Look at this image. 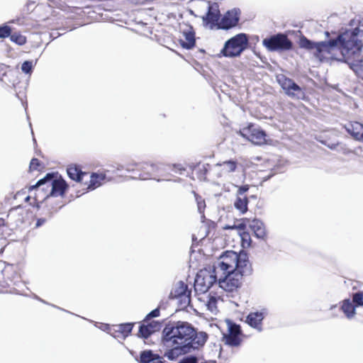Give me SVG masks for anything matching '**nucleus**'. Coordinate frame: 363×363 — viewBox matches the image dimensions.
<instances>
[{
	"label": "nucleus",
	"instance_id": "obj_39",
	"mask_svg": "<svg viewBox=\"0 0 363 363\" xmlns=\"http://www.w3.org/2000/svg\"><path fill=\"white\" fill-rule=\"evenodd\" d=\"M147 326L150 327V330L153 333L156 331H158L160 329L161 325L158 321L152 320L148 324H147Z\"/></svg>",
	"mask_w": 363,
	"mask_h": 363
},
{
	"label": "nucleus",
	"instance_id": "obj_9",
	"mask_svg": "<svg viewBox=\"0 0 363 363\" xmlns=\"http://www.w3.org/2000/svg\"><path fill=\"white\" fill-rule=\"evenodd\" d=\"M228 331L223 333V341L230 347H238L242 342L240 326L229 320H226Z\"/></svg>",
	"mask_w": 363,
	"mask_h": 363
},
{
	"label": "nucleus",
	"instance_id": "obj_4",
	"mask_svg": "<svg viewBox=\"0 0 363 363\" xmlns=\"http://www.w3.org/2000/svg\"><path fill=\"white\" fill-rule=\"evenodd\" d=\"M42 186H46V189L50 188V194L45 199L59 196H62L68 186L66 182L61 177H59L57 174L48 173L45 177L38 180L35 185L31 186L29 190L37 189V191H40V188Z\"/></svg>",
	"mask_w": 363,
	"mask_h": 363
},
{
	"label": "nucleus",
	"instance_id": "obj_46",
	"mask_svg": "<svg viewBox=\"0 0 363 363\" xmlns=\"http://www.w3.org/2000/svg\"><path fill=\"white\" fill-rule=\"evenodd\" d=\"M237 228L240 230H244L245 228V225L244 223H240Z\"/></svg>",
	"mask_w": 363,
	"mask_h": 363
},
{
	"label": "nucleus",
	"instance_id": "obj_45",
	"mask_svg": "<svg viewBox=\"0 0 363 363\" xmlns=\"http://www.w3.org/2000/svg\"><path fill=\"white\" fill-rule=\"evenodd\" d=\"M103 330H108V333H109L111 329H112V327H110L108 325L106 324L103 325V328H101Z\"/></svg>",
	"mask_w": 363,
	"mask_h": 363
},
{
	"label": "nucleus",
	"instance_id": "obj_42",
	"mask_svg": "<svg viewBox=\"0 0 363 363\" xmlns=\"http://www.w3.org/2000/svg\"><path fill=\"white\" fill-rule=\"evenodd\" d=\"M173 167H174L173 170L175 172H179L180 174H182L183 171H185V168L183 167L181 164H174Z\"/></svg>",
	"mask_w": 363,
	"mask_h": 363
},
{
	"label": "nucleus",
	"instance_id": "obj_29",
	"mask_svg": "<svg viewBox=\"0 0 363 363\" xmlns=\"http://www.w3.org/2000/svg\"><path fill=\"white\" fill-rule=\"evenodd\" d=\"M352 303L356 307L363 306V291H357L352 294Z\"/></svg>",
	"mask_w": 363,
	"mask_h": 363
},
{
	"label": "nucleus",
	"instance_id": "obj_11",
	"mask_svg": "<svg viewBox=\"0 0 363 363\" xmlns=\"http://www.w3.org/2000/svg\"><path fill=\"white\" fill-rule=\"evenodd\" d=\"M240 15L239 9L228 11L218 23V28L227 30L235 27L239 23Z\"/></svg>",
	"mask_w": 363,
	"mask_h": 363
},
{
	"label": "nucleus",
	"instance_id": "obj_1",
	"mask_svg": "<svg viewBox=\"0 0 363 363\" xmlns=\"http://www.w3.org/2000/svg\"><path fill=\"white\" fill-rule=\"evenodd\" d=\"M362 36V31L355 28L346 30L335 38L325 41L315 42L302 36L299 40V46L308 51H313V55L320 61L328 58V55L338 49L342 55V59L339 60L348 64L356 75L363 79V60H359L363 46L360 39Z\"/></svg>",
	"mask_w": 363,
	"mask_h": 363
},
{
	"label": "nucleus",
	"instance_id": "obj_36",
	"mask_svg": "<svg viewBox=\"0 0 363 363\" xmlns=\"http://www.w3.org/2000/svg\"><path fill=\"white\" fill-rule=\"evenodd\" d=\"M162 307V305L160 304V306L152 310V311H150L145 317V320H144V322L145 321H147L149 320L150 319L152 318H156V317H158L160 315V308Z\"/></svg>",
	"mask_w": 363,
	"mask_h": 363
},
{
	"label": "nucleus",
	"instance_id": "obj_43",
	"mask_svg": "<svg viewBox=\"0 0 363 363\" xmlns=\"http://www.w3.org/2000/svg\"><path fill=\"white\" fill-rule=\"evenodd\" d=\"M46 222L45 218H38L35 223V227L38 228L42 226Z\"/></svg>",
	"mask_w": 363,
	"mask_h": 363
},
{
	"label": "nucleus",
	"instance_id": "obj_23",
	"mask_svg": "<svg viewBox=\"0 0 363 363\" xmlns=\"http://www.w3.org/2000/svg\"><path fill=\"white\" fill-rule=\"evenodd\" d=\"M248 199L247 196H236L234 201V207L242 214L247 211Z\"/></svg>",
	"mask_w": 363,
	"mask_h": 363
},
{
	"label": "nucleus",
	"instance_id": "obj_37",
	"mask_svg": "<svg viewBox=\"0 0 363 363\" xmlns=\"http://www.w3.org/2000/svg\"><path fill=\"white\" fill-rule=\"evenodd\" d=\"M235 186L238 188L237 192L235 194V195L238 196H245V193H246L250 189L248 184H245L240 186L236 185Z\"/></svg>",
	"mask_w": 363,
	"mask_h": 363
},
{
	"label": "nucleus",
	"instance_id": "obj_22",
	"mask_svg": "<svg viewBox=\"0 0 363 363\" xmlns=\"http://www.w3.org/2000/svg\"><path fill=\"white\" fill-rule=\"evenodd\" d=\"M164 346L167 347H172L171 349L167 350L164 354V356L169 360H174L180 354H184L183 351H182V348L180 347V346L177 345Z\"/></svg>",
	"mask_w": 363,
	"mask_h": 363
},
{
	"label": "nucleus",
	"instance_id": "obj_44",
	"mask_svg": "<svg viewBox=\"0 0 363 363\" xmlns=\"http://www.w3.org/2000/svg\"><path fill=\"white\" fill-rule=\"evenodd\" d=\"M150 166L152 172H157L159 171V169H160L159 164H151Z\"/></svg>",
	"mask_w": 363,
	"mask_h": 363
},
{
	"label": "nucleus",
	"instance_id": "obj_3",
	"mask_svg": "<svg viewBox=\"0 0 363 363\" xmlns=\"http://www.w3.org/2000/svg\"><path fill=\"white\" fill-rule=\"evenodd\" d=\"M219 270L235 271L242 277L250 275L252 267L245 252L237 253L234 251H226L220 257Z\"/></svg>",
	"mask_w": 363,
	"mask_h": 363
},
{
	"label": "nucleus",
	"instance_id": "obj_51",
	"mask_svg": "<svg viewBox=\"0 0 363 363\" xmlns=\"http://www.w3.org/2000/svg\"><path fill=\"white\" fill-rule=\"evenodd\" d=\"M325 35H326L327 36H329V33H328V31H326V32H325Z\"/></svg>",
	"mask_w": 363,
	"mask_h": 363
},
{
	"label": "nucleus",
	"instance_id": "obj_52",
	"mask_svg": "<svg viewBox=\"0 0 363 363\" xmlns=\"http://www.w3.org/2000/svg\"><path fill=\"white\" fill-rule=\"evenodd\" d=\"M251 198L252 199H257V196H252Z\"/></svg>",
	"mask_w": 363,
	"mask_h": 363
},
{
	"label": "nucleus",
	"instance_id": "obj_27",
	"mask_svg": "<svg viewBox=\"0 0 363 363\" xmlns=\"http://www.w3.org/2000/svg\"><path fill=\"white\" fill-rule=\"evenodd\" d=\"M152 334V331L150 330V327L147 326L145 324H142L139 328L138 336L147 339Z\"/></svg>",
	"mask_w": 363,
	"mask_h": 363
},
{
	"label": "nucleus",
	"instance_id": "obj_7",
	"mask_svg": "<svg viewBox=\"0 0 363 363\" xmlns=\"http://www.w3.org/2000/svg\"><path fill=\"white\" fill-rule=\"evenodd\" d=\"M262 45L270 52L287 51L293 48L291 40L286 35L281 33L264 38Z\"/></svg>",
	"mask_w": 363,
	"mask_h": 363
},
{
	"label": "nucleus",
	"instance_id": "obj_30",
	"mask_svg": "<svg viewBox=\"0 0 363 363\" xmlns=\"http://www.w3.org/2000/svg\"><path fill=\"white\" fill-rule=\"evenodd\" d=\"M209 164H203L197 166L198 177L200 179H205L206 175L208 171Z\"/></svg>",
	"mask_w": 363,
	"mask_h": 363
},
{
	"label": "nucleus",
	"instance_id": "obj_28",
	"mask_svg": "<svg viewBox=\"0 0 363 363\" xmlns=\"http://www.w3.org/2000/svg\"><path fill=\"white\" fill-rule=\"evenodd\" d=\"M10 39L12 42L19 45H23L26 43V38L25 36L20 33H14L13 34L11 33Z\"/></svg>",
	"mask_w": 363,
	"mask_h": 363
},
{
	"label": "nucleus",
	"instance_id": "obj_10",
	"mask_svg": "<svg viewBox=\"0 0 363 363\" xmlns=\"http://www.w3.org/2000/svg\"><path fill=\"white\" fill-rule=\"evenodd\" d=\"M238 133L242 137L256 145L264 144L266 140L265 132L262 130L254 128L252 125L240 130Z\"/></svg>",
	"mask_w": 363,
	"mask_h": 363
},
{
	"label": "nucleus",
	"instance_id": "obj_40",
	"mask_svg": "<svg viewBox=\"0 0 363 363\" xmlns=\"http://www.w3.org/2000/svg\"><path fill=\"white\" fill-rule=\"evenodd\" d=\"M40 166V162L37 158H33L30 162V170H37L38 167Z\"/></svg>",
	"mask_w": 363,
	"mask_h": 363
},
{
	"label": "nucleus",
	"instance_id": "obj_48",
	"mask_svg": "<svg viewBox=\"0 0 363 363\" xmlns=\"http://www.w3.org/2000/svg\"><path fill=\"white\" fill-rule=\"evenodd\" d=\"M249 236V234L248 233H243L242 235V239L244 240L246 237H248Z\"/></svg>",
	"mask_w": 363,
	"mask_h": 363
},
{
	"label": "nucleus",
	"instance_id": "obj_14",
	"mask_svg": "<svg viewBox=\"0 0 363 363\" xmlns=\"http://www.w3.org/2000/svg\"><path fill=\"white\" fill-rule=\"evenodd\" d=\"M267 315V310L262 308L260 311L250 312L246 318V322L259 332L262 330V320Z\"/></svg>",
	"mask_w": 363,
	"mask_h": 363
},
{
	"label": "nucleus",
	"instance_id": "obj_32",
	"mask_svg": "<svg viewBox=\"0 0 363 363\" xmlns=\"http://www.w3.org/2000/svg\"><path fill=\"white\" fill-rule=\"evenodd\" d=\"M11 28L4 23L0 26V38H6L11 35Z\"/></svg>",
	"mask_w": 363,
	"mask_h": 363
},
{
	"label": "nucleus",
	"instance_id": "obj_12",
	"mask_svg": "<svg viewBox=\"0 0 363 363\" xmlns=\"http://www.w3.org/2000/svg\"><path fill=\"white\" fill-rule=\"evenodd\" d=\"M217 281L218 274L214 272V269L211 274L208 273L203 277L197 275L195 279V289L205 293Z\"/></svg>",
	"mask_w": 363,
	"mask_h": 363
},
{
	"label": "nucleus",
	"instance_id": "obj_6",
	"mask_svg": "<svg viewBox=\"0 0 363 363\" xmlns=\"http://www.w3.org/2000/svg\"><path fill=\"white\" fill-rule=\"evenodd\" d=\"M220 267V260H218L214 264V272L218 274L219 286L226 291H233L240 286L242 277L235 271L219 270Z\"/></svg>",
	"mask_w": 363,
	"mask_h": 363
},
{
	"label": "nucleus",
	"instance_id": "obj_50",
	"mask_svg": "<svg viewBox=\"0 0 363 363\" xmlns=\"http://www.w3.org/2000/svg\"><path fill=\"white\" fill-rule=\"evenodd\" d=\"M39 301H40L41 302L44 303H46V302L42 299H40V298H37Z\"/></svg>",
	"mask_w": 363,
	"mask_h": 363
},
{
	"label": "nucleus",
	"instance_id": "obj_54",
	"mask_svg": "<svg viewBox=\"0 0 363 363\" xmlns=\"http://www.w3.org/2000/svg\"><path fill=\"white\" fill-rule=\"evenodd\" d=\"M30 199V196H27L26 200H28Z\"/></svg>",
	"mask_w": 363,
	"mask_h": 363
},
{
	"label": "nucleus",
	"instance_id": "obj_38",
	"mask_svg": "<svg viewBox=\"0 0 363 363\" xmlns=\"http://www.w3.org/2000/svg\"><path fill=\"white\" fill-rule=\"evenodd\" d=\"M179 363H199V359L194 355H188L181 359Z\"/></svg>",
	"mask_w": 363,
	"mask_h": 363
},
{
	"label": "nucleus",
	"instance_id": "obj_41",
	"mask_svg": "<svg viewBox=\"0 0 363 363\" xmlns=\"http://www.w3.org/2000/svg\"><path fill=\"white\" fill-rule=\"evenodd\" d=\"M327 146H328V148H330V150H337V148H338L339 147H340V149H341L342 150H345L344 147H343L341 144H340V143H331V144H328V145H327ZM338 150H340L338 149Z\"/></svg>",
	"mask_w": 363,
	"mask_h": 363
},
{
	"label": "nucleus",
	"instance_id": "obj_15",
	"mask_svg": "<svg viewBox=\"0 0 363 363\" xmlns=\"http://www.w3.org/2000/svg\"><path fill=\"white\" fill-rule=\"evenodd\" d=\"M134 324L131 323H122L112 326L109 334L115 338L124 340L131 333Z\"/></svg>",
	"mask_w": 363,
	"mask_h": 363
},
{
	"label": "nucleus",
	"instance_id": "obj_26",
	"mask_svg": "<svg viewBox=\"0 0 363 363\" xmlns=\"http://www.w3.org/2000/svg\"><path fill=\"white\" fill-rule=\"evenodd\" d=\"M218 166L223 167V170L227 172H233L237 168V162L234 160H226L222 163H218Z\"/></svg>",
	"mask_w": 363,
	"mask_h": 363
},
{
	"label": "nucleus",
	"instance_id": "obj_17",
	"mask_svg": "<svg viewBox=\"0 0 363 363\" xmlns=\"http://www.w3.org/2000/svg\"><path fill=\"white\" fill-rule=\"evenodd\" d=\"M249 226L256 238L262 240H264L266 238V229L264 224L262 220L255 218L250 222Z\"/></svg>",
	"mask_w": 363,
	"mask_h": 363
},
{
	"label": "nucleus",
	"instance_id": "obj_35",
	"mask_svg": "<svg viewBox=\"0 0 363 363\" xmlns=\"http://www.w3.org/2000/svg\"><path fill=\"white\" fill-rule=\"evenodd\" d=\"M179 298V302H180L182 307H184V308L187 307L191 302L190 292L182 296Z\"/></svg>",
	"mask_w": 363,
	"mask_h": 363
},
{
	"label": "nucleus",
	"instance_id": "obj_25",
	"mask_svg": "<svg viewBox=\"0 0 363 363\" xmlns=\"http://www.w3.org/2000/svg\"><path fill=\"white\" fill-rule=\"evenodd\" d=\"M189 292L190 291H188L187 285L183 281H179V286L174 290V291L171 292V295H174L175 297L179 298Z\"/></svg>",
	"mask_w": 363,
	"mask_h": 363
},
{
	"label": "nucleus",
	"instance_id": "obj_24",
	"mask_svg": "<svg viewBox=\"0 0 363 363\" xmlns=\"http://www.w3.org/2000/svg\"><path fill=\"white\" fill-rule=\"evenodd\" d=\"M105 179V175L104 174H98L96 173H93L91 175V179L89 182V184L88 186V189L93 190L96 188L99 187L101 185V181H104Z\"/></svg>",
	"mask_w": 363,
	"mask_h": 363
},
{
	"label": "nucleus",
	"instance_id": "obj_53",
	"mask_svg": "<svg viewBox=\"0 0 363 363\" xmlns=\"http://www.w3.org/2000/svg\"><path fill=\"white\" fill-rule=\"evenodd\" d=\"M45 189V188H44V187H43V188L41 189V190H42V191H44Z\"/></svg>",
	"mask_w": 363,
	"mask_h": 363
},
{
	"label": "nucleus",
	"instance_id": "obj_19",
	"mask_svg": "<svg viewBox=\"0 0 363 363\" xmlns=\"http://www.w3.org/2000/svg\"><path fill=\"white\" fill-rule=\"evenodd\" d=\"M162 357L154 354L151 350H145L140 353V363H163Z\"/></svg>",
	"mask_w": 363,
	"mask_h": 363
},
{
	"label": "nucleus",
	"instance_id": "obj_33",
	"mask_svg": "<svg viewBox=\"0 0 363 363\" xmlns=\"http://www.w3.org/2000/svg\"><path fill=\"white\" fill-rule=\"evenodd\" d=\"M194 196H195V198H196V203H197L198 211H199V212L200 213H203V211H204V209L206 208L205 201L201 198V196H200L199 195H198L195 192H194Z\"/></svg>",
	"mask_w": 363,
	"mask_h": 363
},
{
	"label": "nucleus",
	"instance_id": "obj_21",
	"mask_svg": "<svg viewBox=\"0 0 363 363\" xmlns=\"http://www.w3.org/2000/svg\"><path fill=\"white\" fill-rule=\"evenodd\" d=\"M67 172L69 177L76 182H80L82 179L83 176L85 174L80 167L76 164L69 165L67 169Z\"/></svg>",
	"mask_w": 363,
	"mask_h": 363
},
{
	"label": "nucleus",
	"instance_id": "obj_49",
	"mask_svg": "<svg viewBox=\"0 0 363 363\" xmlns=\"http://www.w3.org/2000/svg\"><path fill=\"white\" fill-rule=\"evenodd\" d=\"M335 307H336V305H333V306H331V307H330V310H333V308H335Z\"/></svg>",
	"mask_w": 363,
	"mask_h": 363
},
{
	"label": "nucleus",
	"instance_id": "obj_13",
	"mask_svg": "<svg viewBox=\"0 0 363 363\" xmlns=\"http://www.w3.org/2000/svg\"><path fill=\"white\" fill-rule=\"evenodd\" d=\"M220 16L218 4L216 3L213 4L208 3L207 13L202 17L203 24L210 25L211 28H213L216 26L218 27Z\"/></svg>",
	"mask_w": 363,
	"mask_h": 363
},
{
	"label": "nucleus",
	"instance_id": "obj_31",
	"mask_svg": "<svg viewBox=\"0 0 363 363\" xmlns=\"http://www.w3.org/2000/svg\"><path fill=\"white\" fill-rule=\"evenodd\" d=\"M217 298L215 296H209L206 303L207 308L212 313L217 311Z\"/></svg>",
	"mask_w": 363,
	"mask_h": 363
},
{
	"label": "nucleus",
	"instance_id": "obj_2",
	"mask_svg": "<svg viewBox=\"0 0 363 363\" xmlns=\"http://www.w3.org/2000/svg\"><path fill=\"white\" fill-rule=\"evenodd\" d=\"M208 339L205 332H196L195 328L187 322L178 321L164 327L162 331L164 345H177L184 353L204 345Z\"/></svg>",
	"mask_w": 363,
	"mask_h": 363
},
{
	"label": "nucleus",
	"instance_id": "obj_16",
	"mask_svg": "<svg viewBox=\"0 0 363 363\" xmlns=\"http://www.w3.org/2000/svg\"><path fill=\"white\" fill-rule=\"evenodd\" d=\"M183 35L185 40H180V44L183 48L190 50L195 45V32L194 28L187 26L185 29L182 31Z\"/></svg>",
	"mask_w": 363,
	"mask_h": 363
},
{
	"label": "nucleus",
	"instance_id": "obj_47",
	"mask_svg": "<svg viewBox=\"0 0 363 363\" xmlns=\"http://www.w3.org/2000/svg\"><path fill=\"white\" fill-rule=\"evenodd\" d=\"M6 67V66L4 65V64H0V72H5L4 70V68Z\"/></svg>",
	"mask_w": 363,
	"mask_h": 363
},
{
	"label": "nucleus",
	"instance_id": "obj_20",
	"mask_svg": "<svg viewBox=\"0 0 363 363\" xmlns=\"http://www.w3.org/2000/svg\"><path fill=\"white\" fill-rule=\"evenodd\" d=\"M340 309L348 319L352 318L356 314V306L349 298L342 301Z\"/></svg>",
	"mask_w": 363,
	"mask_h": 363
},
{
	"label": "nucleus",
	"instance_id": "obj_5",
	"mask_svg": "<svg viewBox=\"0 0 363 363\" xmlns=\"http://www.w3.org/2000/svg\"><path fill=\"white\" fill-rule=\"evenodd\" d=\"M249 38L245 33H239L228 40L220 54L226 57H239L247 48Z\"/></svg>",
	"mask_w": 363,
	"mask_h": 363
},
{
	"label": "nucleus",
	"instance_id": "obj_8",
	"mask_svg": "<svg viewBox=\"0 0 363 363\" xmlns=\"http://www.w3.org/2000/svg\"><path fill=\"white\" fill-rule=\"evenodd\" d=\"M277 80L286 95L294 99H302L304 92L302 89L291 79L284 74H279L277 77Z\"/></svg>",
	"mask_w": 363,
	"mask_h": 363
},
{
	"label": "nucleus",
	"instance_id": "obj_18",
	"mask_svg": "<svg viewBox=\"0 0 363 363\" xmlns=\"http://www.w3.org/2000/svg\"><path fill=\"white\" fill-rule=\"evenodd\" d=\"M347 132L357 140L363 141V125L359 122L350 123L345 126Z\"/></svg>",
	"mask_w": 363,
	"mask_h": 363
},
{
	"label": "nucleus",
	"instance_id": "obj_34",
	"mask_svg": "<svg viewBox=\"0 0 363 363\" xmlns=\"http://www.w3.org/2000/svg\"><path fill=\"white\" fill-rule=\"evenodd\" d=\"M33 62L26 60L23 62L21 65V70L25 74H30L33 71Z\"/></svg>",
	"mask_w": 363,
	"mask_h": 363
}]
</instances>
